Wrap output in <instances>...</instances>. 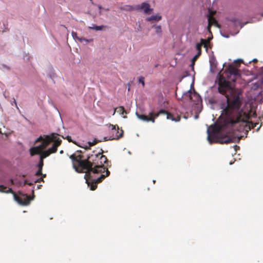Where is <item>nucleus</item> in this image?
Instances as JSON below:
<instances>
[{
    "mask_svg": "<svg viewBox=\"0 0 263 263\" xmlns=\"http://www.w3.org/2000/svg\"><path fill=\"white\" fill-rule=\"evenodd\" d=\"M116 111L120 115H123L124 114H126V112L124 107L122 106L116 108L114 109L112 115H114Z\"/></svg>",
    "mask_w": 263,
    "mask_h": 263,
    "instance_id": "16",
    "label": "nucleus"
},
{
    "mask_svg": "<svg viewBox=\"0 0 263 263\" xmlns=\"http://www.w3.org/2000/svg\"><path fill=\"white\" fill-rule=\"evenodd\" d=\"M200 43L201 44V46H203L204 48H205L206 49H208V44H209V41L201 39L200 40Z\"/></svg>",
    "mask_w": 263,
    "mask_h": 263,
    "instance_id": "19",
    "label": "nucleus"
},
{
    "mask_svg": "<svg viewBox=\"0 0 263 263\" xmlns=\"http://www.w3.org/2000/svg\"><path fill=\"white\" fill-rule=\"evenodd\" d=\"M0 191L6 193H12L14 198L20 204L27 205L29 204L31 200L29 196L26 194H23L20 196H17L11 188L7 187L4 185H0Z\"/></svg>",
    "mask_w": 263,
    "mask_h": 263,
    "instance_id": "5",
    "label": "nucleus"
},
{
    "mask_svg": "<svg viewBox=\"0 0 263 263\" xmlns=\"http://www.w3.org/2000/svg\"><path fill=\"white\" fill-rule=\"evenodd\" d=\"M58 135L55 133H52L50 135H44L43 136H40L36 140L35 142H41L42 143L39 145L41 147V149L43 151L44 149L51 143H54L57 141H60L61 144L62 140L58 137Z\"/></svg>",
    "mask_w": 263,
    "mask_h": 263,
    "instance_id": "7",
    "label": "nucleus"
},
{
    "mask_svg": "<svg viewBox=\"0 0 263 263\" xmlns=\"http://www.w3.org/2000/svg\"><path fill=\"white\" fill-rule=\"evenodd\" d=\"M211 26H209V25L208 24V27H207V29H208V31L209 32V33L212 35V32L211 31Z\"/></svg>",
    "mask_w": 263,
    "mask_h": 263,
    "instance_id": "30",
    "label": "nucleus"
},
{
    "mask_svg": "<svg viewBox=\"0 0 263 263\" xmlns=\"http://www.w3.org/2000/svg\"><path fill=\"white\" fill-rule=\"evenodd\" d=\"M219 92L224 95L226 98V102L220 105V108L222 109V115L226 116V118L221 123L209 127L208 129V139L211 144L213 142L228 144L233 142L234 138L228 135L221 136L220 134L223 132L231 133L235 130L233 115L240 108L242 102L239 95L222 79L219 82Z\"/></svg>",
    "mask_w": 263,
    "mask_h": 263,
    "instance_id": "1",
    "label": "nucleus"
},
{
    "mask_svg": "<svg viewBox=\"0 0 263 263\" xmlns=\"http://www.w3.org/2000/svg\"><path fill=\"white\" fill-rule=\"evenodd\" d=\"M41 181H44L43 177H41V178H40L35 180L34 181V183H37V182H40ZM26 184H28L29 185H32L33 184V183L28 182L27 180H25V181H24V185Z\"/></svg>",
    "mask_w": 263,
    "mask_h": 263,
    "instance_id": "17",
    "label": "nucleus"
},
{
    "mask_svg": "<svg viewBox=\"0 0 263 263\" xmlns=\"http://www.w3.org/2000/svg\"><path fill=\"white\" fill-rule=\"evenodd\" d=\"M215 12H213L211 10H209V14L207 15L208 19V24L209 26H212L213 25H215L216 26L218 27V24L216 20L213 16Z\"/></svg>",
    "mask_w": 263,
    "mask_h": 263,
    "instance_id": "13",
    "label": "nucleus"
},
{
    "mask_svg": "<svg viewBox=\"0 0 263 263\" xmlns=\"http://www.w3.org/2000/svg\"><path fill=\"white\" fill-rule=\"evenodd\" d=\"M100 151L101 152L93 151L84 160L81 155L72 154L70 156L76 171L85 173L86 182L92 191L95 190L97 184L110 174V172L104 165L107 162V158L102 154V149Z\"/></svg>",
    "mask_w": 263,
    "mask_h": 263,
    "instance_id": "2",
    "label": "nucleus"
},
{
    "mask_svg": "<svg viewBox=\"0 0 263 263\" xmlns=\"http://www.w3.org/2000/svg\"><path fill=\"white\" fill-rule=\"evenodd\" d=\"M201 43H197L196 45V49L197 50L198 52L200 51V53H201Z\"/></svg>",
    "mask_w": 263,
    "mask_h": 263,
    "instance_id": "24",
    "label": "nucleus"
},
{
    "mask_svg": "<svg viewBox=\"0 0 263 263\" xmlns=\"http://www.w3.org/2000/svg\"><path fill=\"white\" fill-rule=\"evenodd\" d=\"M195 61H193L192 60V64H191L190 66L192 67V69H194V65H195Z\"/></svg>",
    "mask_w": 263,
    "mask_h": 263,
    "instance_id": "31",
    "label": "nucleus"
},
{
    "mask_svg": "<svg viewBox=\"0 0 263 263\" xmlns=\"http://www.w3.org/2000/svg\"><path fill=\"white\" fill-rule=\"evenodd\" d=\"M187 95L189 96L190 100H192V92L190 90L187 91Z\"/></svg>",
    "mask_w": 263,
    "mask_h": 263,
    "instance_id": "29",
    "label": "nucleus"
},
{
    "mask_svg": "<svg viewBox=\"0 0 263 263\" xmlns=\"http://www.w3.org/2000/svg\"><path fill=\"white\" fill-rule=\"evenodd\" d=\"M99 141L95 139L92 143L89 142V146H86L85 149H89L90 146H93L96 143H97Z\"/></svg>",
    "mask_w": 263,
    "mask_h": 263,
    "instance_id": "23",
    "label": "nucleus"
},
{
    "mask_svg": "<svg viewBox=\"0 0 263 263\" xmlns=\"http://www.w3.org/2000/svg\"><path fill=\"white\" fill-rule=\"evenodd\" d=\"M136 114L138 119L147 122H152V123H154L155 121V118L157 117H155L156 113L153 112H149L148 116L140 115L137 112Z\"/></svg>",
    "mask_w": 263,
    "mask_h": 263,
    "instance_id": "10",
    "label": "nucleus"
},
{
    "mask_svg": "<svg viewBox=\"0 0 263 263\" xmlns=\"http://www.w3.org/2000/svg\"><path fill=\"white\" fill-rule=\"evenodd\" d=\"M152 28H154L155 29V32L157 34H161V32H162V30H161V26L159 25V26H156V25H154Z\"/></svg>",
    "mask_w": 263,
    "mask_h": 263,
    "instance_id": "20",
    "label": "nucleus"
},
{
    "mask_svg": "<svg viewBox=\"0 0 263 263\" xmlns=\"http://www.w3.org/2000/svg\"><path fill=\"white\" fill-rule=\"evenodd\" d=\"M77 39L81 42L83 41H84L86 42H89L92 41V39L88 40L83 37H78Z\"/></svg>",
    "mask_w": 263,
    "mask_h": 263,
    "instance_id": "22",
    "label": "nucleus"
},
{
    "mask_svg": "<svg viewBox=\"0 0 263 263\" xmlns=\"http://www.w3.org/2000/svg\"><path fill=\"white\" fill-rule=\"evenodd\" d=\"M90 2H91L92 4H93V2H92V0H90Z\"/></svg>",
    "mask_w": 263,
    "mask_h": 263,
    "instance_id": "41",
    "label": "nucleus"
},
{
    "mask_svg": "<svg viewBox=\"0 0 263 263\" xmlns=\"http://www.w3.org/2000/svg\"><path fill=\"white\" fill-rule=\"evenodd\" d=\"M104 141H106V140H107V138H106V137H104Z\"/></svg>",
    "mask_w": 263,
    "mask_h": 263,
    "instance_id": "40",
    "label": "nucleus"
},
{
    "mask_svg": "<svg viewBox=\"0 0 263 263\" xmlns=\"http://www.w3.org/2000/svg\"><path fill=\"white\" fill-rule=\"evenodd\" d=\"M257 61V60L255 59L253 60V62H256Z\"/></svg>",
    "mask_w": 263,
    "mask_h": 263,
    "instance_id": "37",
    "label": "nucleus"
},
{
    "mask_svg": "<svg viewBox=\"0 0 263 263\" xmlns=\"http://www.w3.org/2000/svg\"><path fill=\"white\" fill-rule=\"evenodd\" d=\"M41 175H42V170L39 169L38 171L35 173V175L39 176H41Z\"/></svg>",
    "mask_w": 263,
    "mask_h": 263,
    "instance_id": "27",
    "label": "nucleus"
},
{
    "mask_svg": "<svg viewBox=\"0 0 263 263\" xmlns=\"http://www.w3.org/2000/svg\"><path fill=\"white\" fill-rule=\"evenodd\" d=\"M58 135L55 133H52L50 135H44L43 136H40L36 140L35 142H41L42 143L39 145L41 147V149L43 151L44 149L51 143H54L57 141H60L61 144L62 140L58 137Z\"/></svg>",
    "mask_w": 263,
    "mask_h": 263,
    "instance_id": "6",
    "label": "nucleus"
},
{
    "mask_svg": "<svg viewBox=\"0 0 263 263\" xmlns=\"http://www.w3.org/2000/svg\"><path fill=\"white\" fill-rule=\"evenodd\" d=\"M41 175L42 176L43 178L44 177H46V174H42V175Z\"/></svg>",
    "mask_w": 263,
    "mask_h": 263,
    "instance_id": "36",
    "label": "nucleus"
},
{
    "mask_svg": "<svg viewBox=\"0 0 263 263\" xmlns=\"http://www.w3.org/2000/svg\"><path fill=\"white\" fill-rule=\"evenodd\" d=\"M163 114V115H167V119H170L172 121H179L180 120V117L179 116H177L176 118L174 117V116L171 113H170L167 112V111L164 110V109H161L159 110L158 112L156 113L155 117H158L160 115Z\"/></svg>",
    "mask_w": 263,
    "mask_h": 263,
    "instance_id": "11",
    "label": "nucleus"
},
{
    "mask_svg": "<svg viewBox=\"0 0 263 263\" xmlns=\"http://www.w3.org/2000/svg\"><path fill=\"white\" fill-rule=\"evenodd\" d=\"M200 51L198 52L197 53L194 57V58L192 59L193 61H196L197 59L198 58V57L201 55Z\"/></svg>",
    "mask_w": 263,
    "mask_h": 263,
    "instance_id": "26",
    "label": "nucleus"
},
{
    "mask_svg": "<svg viewBox=\"0 0 263 263\" xmlns=\"http://www.w3.org/2000/svg\"><path fill=\"white\" fill-rule=\"evenodd\" d=\"M13 101H14V104H15V106H17V103L14 98H13Z\"/></svg>",
    "mask_w": 263,
    "mask_h": 263,
    "instance_id": "34",
    "label": "nucleus"
},
{
    "mask_svg": "<svg viewBox=\"0 0 263 263\" xmlns=\"http://www.w3.org/2000/svg\"><path fill=\"white\" fill-rule=\"evenodd\" d=\"M98 7H99V8L100 9H102V6H98Z\"/></svg>",
    "mask_w": 263,
    "mask_h": 263,
    "instance_id": "39",
    "label": "nucleus"
},
{
    "mask_svg": "<svg viewBox=\"0 0 263 263\" xmlns=\"http://www.w3.org/2000/svg\"><path fill=\"white\" fill-rule=\"evenodd\" d=\"M139 83H141L143 86H144V78L142 77H141L139 79Z\"/></svg>",
    "mask_w": 263,
    "mask_h": 263,
    "instance_id": "25",
    "label": "nucleus"
},
{
    "mask_svg": "<svg viewBox=\"0 0 263 263\" xmlns=\"http://www.w3.org/2000/svg\"><path fill=\"white\" fill-rule=\"evenodd\" d=\"M72 34L73 37L76 39V33L72 32Z\"/></svg>",
    "mask_w": 263,
    "mask_h": 263,
    "instance_id": "33",
    "label": "nucleus"
},
{
    "mask_svg": "<svg viewBox=\"0 0 263 263\" xmlns=\"http://www.w3.org/2000/svg\"><path fill=\"white\" fill-rule=\"evenodd\" d=\"M194 96H196L197 98H199V96H198V95H197L196 93H195L194 94Z\"/></svg>",
    "mask_w": 263,
    "mask_h": 263,
    "instance_id": "35",
    "label": "nucleus"
},
{
    "mask_svg": "<svg viewBox=\"0 0 263 263\" xmlns=\"http://www.w3.org/2000/svg\"><path fill=\"white\" fill-rule=\"evenodd\" d=\"M162 18L161 16L159 15H152L146 18V21L150 22H159Z\"/></svg>",
    "mask_w": 263,
    "mask_h": 263,
    "instance_id": "14",
    "label": "nucleus"
},
{
    "mask_svg": "<svg viewBox=\"0 0 263 263\" xmlns=\"http://www.w3.org/2000/svg\"><path fill=\"white\" fill-rule=\"evenodd\" d=\"M43 165H44L43 160H41V159H40L39 163L37 164V167H38L39 169L42 170Z\"/></svg>",
    "mask_w": 263,
    "mask_h": 263,
    "instance_id": "21",
    "label": "nucleus"
},
{
    "mask_svg": "<svg viewBox=\"0 0 263 263\" xmlns=\"http://www.w3.org/2000/svg\"><path fill=\"white\" fill-rule=\"evenodd\" d=\"M66 139H67L69 142H72V143H73L76 144V145H77V144L76 143V142H73V141L72 140V139H71V137H70V136H68L66 137Z\"/></svg>",
    "mask_w": 263,
    "mask_h": 263,
    "instance_id": "28",
    "label": "nucleus"
},
{
    "mask_svg": "<svg viewBox=\"0 0 263 263\" xmlns=\"http://www.w3.org/2000/svg\"><path fill=\"white\" fill-rule=\"evenodd\" d=\"M240 108L237 112L233 115V118L235 121V126L237 124H239L240 126V129L238 130L243 129L244 127H248L250 130L253 129L258 124V123H253L252 121H249L250 116L249 115L242 110H239Z\"/></svg>",
    "mask_w": 263,
    "mask_h": 263,
    "instance_id": "3",
    "label": "nucleus"
},
{
    "mask_svg": "<svg viewBox=\"0 0 263 263\" xmlns=\"http://www.w3.org/2000/svg\"><path fill=\"white\" fill-rule=\"evenodd\" d=\"M41 151V147L39 146L31 147L30 149V153L31 156H33L35 154H40Z\"/></svg>",
    "mask_w": 263,
    "mask_h": 263,
    "instance_id": "15",
    "label": "nucleus"
},
{
    "mask_svg": "<svg viewBox=\"0 0 263 263\" xmlns=\"http://www.w3.org/2000/svg\"><path fill=\"white\" fill-rule=\"evenodd\" d=\"M109 128H110V136L108 140H118L122 137L123 130L122 129H120L118 125L109 124Z\"/></svg>",
    "mask_w": 263,
    "mask_h": 263,
    "instance_id": "8",
    "label": "nucleus"
},
{
    "mask_svg": "<svg viewBox=\"0 0 263 263\" xmlns=\"http://www.w3.org/2000/svg\"><path fill=\"white\" fill-rule=\"evenodd\" d=\"M137 9L140 10H143L144 13L149 14L153 11V9L150 8V5L146 3H142L141 5L137 6Z\"/></svg>",
    "mask_w": 263,
    "mask_h": 263,
    "instance_id": "12",
    "label": "nucleus"
},
{
    "mask_svg": "<svg viewBox=\"0 0 263 263\" xmlns=\"http://www.w3.org/2000/svg\"><path fill=\"white\" fill-rule=\"evenodd\" d=\"M60 154H63V150H61V151L60 152Z\"/></svg>",
    "mask_w": 263,
    "mask_h": 263,
    "instance_id": "38",
    "label": "nucleus"
},
{
    "mask_svg": "<svg viewBox=\"0 0 263 263\" xmlns=\"http://www.w3.org/2000/svg\"><path fill=\"white\" fill-rule=\"evenodd\" d=\"M61 145L60 141H56L54 143H53L52 146L48 148L47 150L45 151H41L40 156V159L43 160L48 157L50 154H54L57 152L58 147Z\"/></svg>",
    "mask_w": 263,
    "mask_h": 263,
    "instance_id": "9",
    "label": "nucleus"
},
{
    "mask_svg": "<svg viewBox=\"0 0 263 263\" xmlns=\"http://www.w3.org/2000/svg\"><path fill=\"white\" fill-rule=\"evenodd\" d=\"M213 38V36H212V34L211 35V37H209L208 40H206L207 41H209V43H210V41L211 40H212Z\"/></svg>",
    "mask_w": 263,
    "mask_h": 263,
    "instance_id": "32",
    "label": "nucleus"
},
{
    "mask_svg": "<svg viewBox=\"0 0 263 263\" xmlns=\"http://www.w3.org/2000/svg\"><path fill=\"white\" fill-rule=\"evenodd\" d=\"M227 72L226 73V77H227L228 80H227L225 79V77L223 76H220L219 82H218V85H219V82L221 79H222L223 81H224L228 83V85L229 86V87L234 91L235 93H237L239 95V97L240 98V100L242 101L241 100V98L240 97V96L241 95V93L237 92L234 89H233L230 85V81L235 82L236 80L240 77V73L239 70L235 67L233 65H230L229 66L227 69Z\"/></svg>",
    "mask_w": 263,
    "mask_h": 263,
    "instance_id": "4",
    "label": "nucleus"
},
{
    "mask_svg": "<svg viewBox=\"0 0 263 263\" xmlns=\"http://www.w3.org/2000/svg\"><path fill=\"white\" fill-rule=\"evenodd\" d=\"M103 27H104V26L102 25V26H97L96 25H93L92 27H89V28L92 29V30H95L98 31V30H102Z\"/></svg>",
    "mask_w": 263,
    "mask_h": 263,
    "instance_id": "18",
    "label": "nucleus"
}]
</instances>
